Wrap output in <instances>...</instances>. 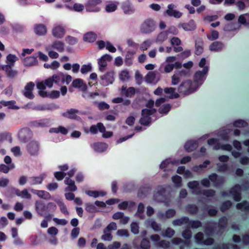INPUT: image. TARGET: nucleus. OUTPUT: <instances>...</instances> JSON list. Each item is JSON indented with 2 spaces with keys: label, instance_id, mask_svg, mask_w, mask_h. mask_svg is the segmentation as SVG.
<instances>
[{
  "label": "nucleus",
  "instance_id": "nucleus-57",
  "mask_svg": "<svg viewBox=\"0 0 249 249\" xmlns=\"http://www.w3.org/2000/svg\"><path fill=\"white\" fill-rule=\"evenodd\" d=\"M118 3L117 2H110L106 6V10L107 12H112L115 11L117 7Z\"/></svg>",
  "mask_w": 249,
  "mask_h": 249
},
{
  "label": "nucleus",
  "instance_id": "nucleus-11",
  "mask_svg": "<svg viewBox=\"0 0 249 249\" xmlns=\"http://www.w3.org/2000/svg\"><path fill=\"white\" fill-rule=\"evenodd\" d=\"M32 136L31 130L28 128L21 129L18 134V137L20 141L26 142L29 140Z\"/></svg>",
  "mask_w": 249,
  "mask_h": 249
},
{
  "label": "nucleus",
  "instance_id": "nucleus-46",
  "mask_svg": "<svg viewBox=\"0 0 249 249\" xmlns=\"http://www.w3.org/2000/svg\"><path fill=\"white\" fill-rule=\"evenodd\" d=\"M18 60V58L16 55L9 54L6 57V65H10L11 67H13L14 65L15 62Z\"/></svg>",
  "mask_w": 249,
  "mask_h": 249
},
{
  "label": "nucleus",
  "instance_id": "nucleus-6",
  "mask_svg": "<svg viewBox=\"0 0 249 249\" xmlns=\"http://www.w3.org/2000/svg\"><path fill=\"white\" fill-rule=\"evenodd\" d=\"M156 111V109H148L145 108L142 109V117L140 120V124L144 125H149L151 122V119L149 116L154 114Z\"/></svg>",
  "mask_w": 249,
  "mask_h": 249
},
{
  "label": "nucleus",
  "instance_id": "nucleus-2",
  "mask_svg": "<svg viewBox=\"0 0 249 249\" xmlns=\"http://www.w3.org/2000/svg\"><path fill=\"white\" fill-rule=\"evenodd\" d=\"M197 89L198 87H195L192 81L187 80L179 85L178 91L181 94L185 96L194 92Z\"/></svg>",
  "mask_w": 249,
  "mask_h": 249
},
{
  "label": "nucleus",
  "instance_id": "nucleus-63",
  "mask_svg": "<svg viewBox=\"0 0 249 249\" xmlns=\"http://www.w3.org/2000/svg\"><path fill=\"white\" fill-rule=\"evenodd\" d=\"M156 245L164 249H168L170 246V243L168 241L162 240L157 243Z\"/></svg>",
  "mask_w": 249,
  "mask_h": 249
},
{
  "label": "nucleus",
  "instance_id": "nucleus-27",
  "mask_svg": "<svg viewBox=\"0 0 249 249\" xmlns=\"http://www.w3.org/2000/svg\"><path fill=\"white\" fill-rule=\"evenodd\" d=\"M179 27H182L185 31H190L195 30L196 28V24L194 20H191L188 23H180Z\"/></svg>",
  "mask_w": 249,
  "mask_h": 249
},
{
  "label": "nucleus",
  "instance_id": "nucleus-51",
  "mask_svg": "<svg viewBox=\"0 0 249 249\" xmlns=\"http://www.w3.org/2000/svg\"><path fill=\"white\" fill-rule=\"evenodd\" d=\"M14 168L15 165L14 163H11L9 166L1 164L0 165V171L6 174L10 170L13 169Z\"/></svg>",
  "mask_w": 249,
  "mask_h": 249
},
{
  "label": "nucleus",
  "instance_id": "nucleus-29",
  "mask_svg": "<svg viewBox=\"0 0 249 249\" xmlns=\"http://www.w3.org/2000/svg\"><path fill=\"white\" fill-rule=\"evenodd\" d=\"M91 147L93 149L97 152H103L106 150L107 145L104 142L94 143L91 145Z\"/></svg>",
  "mask_w": 249,
  "mask_h": 249
},
{
  "label": "nucleus",
  "instance_id": "nucleus-45",
  "mask_svg": "<svg viewBox=\"0 0 249 249\" xmlns=\"http://www.w3.org/2000/svg\"><path fill=\"white\" fill-rule=\"evenodd\" d=\"M144 210V205L141 203L139 204L137 209V212L135 214V215L140 218V219H143L144 218V215L143 214Z\"/></svg>",
  "mask_w": 249,
  "mask_h": 249
},
{
  "label": "nucleus",
  "instance_id": "nucleus-35",
  "mask_svg": "<svg viewBox=\"0 0 249 249\" xmlns=\"http://www.w3.org/2000/svg\"><path fill=\"white\" fill-rule=\"evenodd\" d=\"M97 38V35L93 32H89L85 34L83 36V39L86 42H93Z\"/></svg>",
  "mask_w": 249,
  "mask_h": 249
},
{
  "label": "nucleus",
  "instance_id": "nucleus-28",
  "mask_svg": "<svg viewBox=\"0 0 249 249\" xmlns=\"http://www.w3.org/2000/svg\"><path fill=\"white\" fill-rule=\"evenodd\" d=\"M72 86L73 87L78 88L80 90L85 91L87 90V87L84 83L83 80L81 79H76L72 82Z\"/></svg>",
  "mask_w": 249,
  "mask_h": 249
},
{
  "label": "nucleus",
  "instance_id": "nucleus-60",
  "mask_svg": "<svg viewBox=\"0 0 249 249\" xmlns=\"http://www.w3.org/2000/svg\"><path fill=\"white\" fill-rule=\"evenodd\" d=\"M85 210L88 213H93L97 212V210L95 206L91 203H87L85 204Z\"/></svg>",
  "mask_w": 249,
  "mask_h": 249
},
{
  "label": "nucleus",
  "instance_id": "nucleus-53",
  "mask_svg": "<svg viewBox=\"0 0 249 249\" xmlns=\"http://www.w3.org/2000/svg\"><path fill=\"white\" fill-rule=\"evenodd\" d=\"M119 77L121 81H126L130 78L129 71L127 70H123L119 74Z\"/></svg>",
  "mask_w": 249,
  "mask_h": 249
},
{
  "label": "nucleus",
  "instance_id": "nucleus-22",
  "mask_svg": "<svg viewBox=\"0 0 249 249\" xmlns=\"http://www.w3.org/2000/svg\"><path fill=\"white\" fill-rule=\"evenodd\" d=\"M65 75L62 73H58L57 74L53 75L52 77L49 78L52 81V86L53 85V82L60 85L64 83L65 82Z\"/></svg>",
  "mask_w": 249,
  "mask_h": 249
},
{
  "label": "nucleus",
  "instance_id": "nucleus-52",
  "mask_svg": "<svg viewBox=\"0 0 249 249\" xmlns=\"http://www.w3.org/2000/svg\"><path fill=\"white\" fill-rule=\"evenodd\" d=\"M175 234V231L171 228H167L162 233V235L163 237L168 238H171Z\"/></svg>",
  "mask_w": 249,
  "mask_h": 249
},
{
  "label": "nucleus",
  "instance_id": "nucleus-50",
  "mask_svg": "<svg viewBox=\"0 0 249 249\" xmlns=\"http://www.w3.org/2000/svg\"><path fill=\"white\" fill-rule=\"evenodd\" d=\"M55 201L59 207L61 212L63 214L68 215L69 214V213L68 211L67 208L64 203L60 199L55 200Z\"/></svg>",
  "mask_w": 249,
  "mask_h": 249
},
{
  "label": "nucleus",
  "instance_id": "nucleus-43",
  "mask_svg": "<svg viewBox=\"0 0 249 249\" xmlns=\"http://www.w3.org/2000/svg\"><path fill=\"white\" fill-rule=\"evenodd\" d=\"M223 46L222 43L219 41H215L213 42L210 46V49L212 51L217 52L221 51L223 49Z\"/></svg>",
  "mask_w": 249,
  "mask_h": 249
},
{
  "label": "nucleus",
  "instance_id": "nucleus-18",
  "mask_svg": "<svg viewBox=\"0 0 249 249\" xmlns=\"http://www.w3.org/2000/svg\"><path fill=\"white\" fill-rule=\"evenodd\" d=\"M64 42L60 40H55L51 44L47 46V49H53L56 50L59 52H62L64 51Z\"/></svg>",
  "mask_w": 249,
  "mask_h": 249
},
{
  "label": "nucleus",
  "instance_id": "nucleus-4",
  "mask_svg": "<svg viewBox=\"0 0 249 249\" xmlns=\"http://www.w3.org/2000/svg\"><path fill=\"white\" fill-rule=\"evenodd\" d=\"M66 33V27L61 24H54L51 30L52 36L55 38H63Z\"/></svg>",
  "mask_w": 249,
  "mask_h": 249
},
{
  "label": "nucleus",
  "instance_id": "nucleus-55",
  "mask_svg": "<svg viewBox=\"0 0 249 249\" xmlns=\"http://www.w3.org/2000/svg\"><path fill=\"white\" fill-rule=\"evenodd\" d=\"M172 180L175 187L178 188L182 186V179L178 175L174 176L172 178Z\"/></svg>",
  "mask_w": 249,
  "mask_h": 249
},
{
  "label": "nucleus",
  "instance_id": "nucleus-42",
  "mask_svg": "<svg viewBox=\"0 0 249 249\" xmlns=\"http://www.w3.org/2000/svg\"><path fill=\"white\" fill-rule=\"evenodd\" d=\"M86 193L89 196L98 197L100 196H104L106 193L103 191H86Z\"/></svg>",
  "mask_w": 249,
  "mask_h": 249
},
{
  "label": "nucleus",
  "instance_id": "nucleus-16",
  "mask_svg": "<svg viewBox=\"0 0 249 249\" xmlns=\"http://www.w3.org/2000/svg\"><path fill=\"white\" fill-rule=\"evenodd\" d=\"M35 87V84L33 82L28 83L25 87L23 91V95L27 98L32 99L34 97L33 94V90Z\"/></svg>",
  "mask_w": 249,
  "mask_h": 249
},
{
  "label": "nucleus",
  "instance_id": "nucleus-12",
  "mask_svg": "<svg viewBox=\"0 0 249 249\" xmlns=\"http://www.w3.org/2000/svg\"><path fill=\"white\" fill-rule=\"evenodd\" d=\"M136 92V89L133 87L127 88L126 85H123L120 89V93L122 96L126 97H133Z\"/></svg>",
  "mask_w": 249,
  "mask_h": 249
},
{
  "label": "nucleus",
  "instance_id": "nucleus-30",
  "mask_svg": "<svg viewBox=\"0 0 249 249\" xmlns=\"http://www.w3.org/2000/svg\"><path fill=\"white\" fill-rule=\"evenodd\" d=\"M32 192L36 195L39 197L45 199L49 200L51 199V195L47 192L42 190H32Z\"/></svg>",
  "mask_w": 249,
  "mask_h": 249
},
{
  "label": "nucleus",
  "instance_id": "nucleus-44",
  "mask_svg": "<svg viewBox=\"0 0 249 249\" xmlns=\"http://www.w3.org/2000/svg\"><path fill=\"white\" fill-rule=\"evenodd\" d=\"M203 42L199 40L196 41L195 44V53L197 55L201 54L203 51Z\"/></svg>",
  "mask_w": 249,
  "mask_h": 249
},
{
  "label": "nucleus",
  "instance_id": "nucleus-62",
  "mask_svg": "<svg viewBox=\"0 0 249 249\" xmlns=\"http://www.w3.org/2000/svg\"><path fill=\"white\" fill-rule=\"evenodd\" d=\"M45 51L48 52L49 57L52 59H55L58 57L59 54L56 52L53 51V49H47V46L45 48Z\"/></svg>",
  "mask_w": 249,
  "mask_h": 249
},
{
  "label": "nucleus",
  "instance_id": "nucleus-1",
  "mask_svg": "<svg viewBox=\"0 0 249 249\" xmlns=\"http://www.w3.org/2000/svg\"><path fill=\"white\" fill-rule=\"evenodd\" d=\"M156 28V22L151 18L145 19L141 23L140 31L142 34H149L154 32Z\"/></svg>",
  "mask_w": 249,
  "mask_h": 249
},
{
  "label": "nucleus",
  "instance_id": "nucleus-25",
  "mask_svg": "<svg viewBox=\"0 0 249 249\" xmlns=\"http://www.w3.org/2000/svg\"><path fill=\"white\" fill-rule=\"evenodd\" d=\"M106 128L101 123H98L96 125H92L89 129L90 132L92 134H95L97 133L98 130L100 132H105Z\"/></svg>",
  "mask_w": 249,
  "mask_h": 249
},
{
  "label": "nucleus",
  "instance_id": "nucleus-3",
  "mask_svg": "<svg viewBox=\"0 0 249 249\" xmlns=\"http://www.w3.org/2000/svg\"><path fill=\"white\" fill-rule=\"evenodd\" d=\"M208 71V67L206 66L202 71H197L194 75V83L193 84L195 87L198 88L201 85L204 81L206 75Z\"/></svg>",
  "mask_w": 249,
  "mask_h": 249
},
{
  "label": "nucleus",
  "instance_id": "nucleus-48",
  "mask_svg": "<svg viewBox=\"0 0 249 249\" xmlns=\"http://www.w3.org/2000/svg\"><path fill=\"white\" fill-rule=\"evenodd\" d=\"M216 227V223L213 222H209L206 224L205 232L208 235L211 234L213 229Z\"/></svg>",
  "mask_w": 249,
  "mask_h": 249
},
{
  "label": "nucleus",
  "instance_id": "nucleus-8",
  "mask_svg": "<svg viewBox=\"0 0 249 249\" xmlns=\"http://www.w3.org/2000/svg\"><path fill=\"white\" fill-rule=\"evenodd\" d=\"M208 144L210 145H213V149L218 150L221 149L222 150L231 151L232 147L230 144H220L218 143V141L216 139H210L208 140Z\"/></svg>",
  "mask_w": 249,
  "mask_h": 249
},
{
  "label": "nucleus",
  "instance_id": "nucleus-23",
  "mask_svg": "<svg viewBox=\"0 0 249 249\" xmlns=\"http://www.w3.org/2000/svg\"><path fill=\"white\" fill-rule=\"evenodd\" d=\"M145 225L147 227H151L155 231H161V226L160 224L156 222L154 220L150 219L145 221Z\"/></svg>",
  "mask_w": 249,
  "mask_h": 249
},
{
  "label": "nucleus",
  "instance_id": "nucleus-34",
  "mask_svg": "<svg viewBox=\"0 0 249 249\" xmlns=\"http://www.w3.org/2000/svg\"><path fill=\"white\" fill-rule=\"evenodd\" d=\"M198 146V143L196 141H189L186 142L184 148L188 152H191L196 149Z\"/></svg>",
  "mask_w": 249,
  "mask_h": 249
},
{
  "label": "nucleus",
  "instance_id": "nucleus-32",
  "mask_svg": "<svg viewBox=\"0 0 249 249\" xmlns=\"http://www.w3.org/2000/svg\"><path fill=\"white\" fill-rule=\"evenodd\" d=\"M36 57L31 56L25 58L23 60L24 65L26 67H31L35 66L37 64Z\"/></svg>",
  "mask_w": 249,
  "mask_h": 249
},
{
  "label": "nucleus",
  "instance_id": "nucleus-58",
  "mask_svg": "<svg viewBox=\"0 0 249 249\" xmlns=\"http://www.w3.org/2000/svg\"><path fill=\"white\" fill-rule=\"evenodd\" d=\"M167 38V34L166 32L160 33L157 36L156 42L159 43H162Z\"/></svg>",
  "mask_w": 249,
  "mask_h": 249
},
{
  "label": "nucleus",
  "instance_id": "nucleus-17",
  "mask_svg": "<svg viewBox=\"0 0 249 249\" xmlns=\"http://www.w3.org/2000/svg\"><path fill=\"white\" fill-rule=\"evenodd\" d=\"M241 188L239 185H236L233 187L230 191V194L232 195L235 201H239L241 199Z\"/></svg>",
  "mask_w": 249,
  "mask_h": 249
},
{
  "label": "nucleus",
  "instance_id": "nucleus-14",
  "mask_svg": "<svg viewBox=\"0 0 249 249\" xmlns=\"http://www.w3.org/2000/svg\"><path fill=\"white\" fill-rule=\"evenodd\" d=\"M114 81V72L113 71L108 72L101 77V84L107 86L112 83Z\"/></svg>",
  "mask_w": 249,
  "mask_h": 249
},
{
  "label": "nucleus",
  "instance_id": "nucleus-61",
  "mask_svg": "<svg viewBox=\"0 0 249 249\" xmlns=\"http://www.w3.org/2000/svg\"><path fill=\"white\" fill-rule=\"evenodd\" d=\"M171 109V106L169 104L162 105L159 109V112L163 114H167Z\"/></svg>",
  "mask_w": 249,
  "mask_h": 249
},
{
  "label": "nucleus",
  "instance_id": "nucleus-21",
  "mask_svg": "<svg viewBox=\"0 0 249 249\" xmlns=\"http://www.w3.org/2000/svg\"><path fill=\"white\" fill-rule=\"evenodd\" d=\"M10 65L1 66V70L5 72L6 76L10 78H14L18 75V71L12 69Z\"/></svg>",
  "mask_w": 249,
  "mask_h": 249
},
{
  "label": "nucleus",
  "instance_id": "nucleus-54",
  "mask_svg": "<svg viewBox=\"0 0 249 249\" xmlns=\"http://www.w3.org/2000/svg\"><path fill=\"white\" fill-rule=\"evenodd\" d=\"M236 208L242 211H249V203L247 201H244L242 203H238L236 205Z\"/></svg>",
  "mask_w": 249,
  "mask_h": 249
},
{
  "label": "nucleus",
  "instance_id": "nucleus-9",
  "mask_svg": "<svg viewBox=\"0 0 249 249\" xmlns=\"http://www.w3.org/2000/svg\"><path fill=\"white\" fill-rule=\"evenodd\" d=\"M39 147V143L35 141L31 142L27 146V151L32 156H35L38 154Z\"/></svg>",
  "mask_w": 249,
  "mask_h": 249
},
{
  "label": "nucleus",
  "instance_id": "nucleus-39",
  "mask_svg": "<svg viewBox=\"0 0 249 249\" xmlns=\"http://www.w3.org/2000/svg\"><path fill=\"white\" fill-rule=\"evenodd\" d=\"M189 222V219L187 217H183L180 218L176 219L173 221L172 224L174 226H181L182 225H187Z\"/></svg>",
  "mask_w": 249,
  "mask_h": 249
},
{
  "label": "nucleus",
  "instance_id": "nucleus-20",
  "mask_svg": "<svg viewBox=\"0 0 249 249\" xmlns=\"http://www.w3.org/2000/svg\"><path fill=\"white\" fill-rule=\"evenodd\" d=\"M35 210L38 215L43 216L44 213L46 212V204L41 200L36 201Z\"/></svg>",
  "mask_w": 249,
  "mask_h": 249
},
{
  "label": "nucleus",
  "instance_id": "nucleus-31",
  "mask_svg": "<svg viewBox=\"0 0 249 249\" xmlns=\"http://www.w3.org/2000/svg\"><path fill=\"white\" fill-rule=\"evenodd\" d=\"M65 183L68 185V187L65 189L66 191H75L77 190V187L75 185V182L69 178H66L64 180Z\"/></svg>",
  "mask_w": 249,
  "mask_h": 249
},
{
  "label": "nucleus",
  "instance_id": "nucleus-38",
  "mask_svg": "<svg viewBox=\"0 0 249 249\" xmlns=\"http://www.w3.org/2000/svg\"><path fill=\"white\" fill-rule=\"evenodd\" d=\"M165 193V190L163 188H161L157 192L154 196V200L158 202H162L164 201V197L162 194Z\"/></svg>",
  "mask_w": 249,
  "mask_h": 249
},
{
  "label": "nucleus",
  "instance_id": "nucleus-47",
  "mask_svg": "<svg viewBox=\"0 0 249 249\" xmlns=\"http://www.w3.org/2000/svg\"><path fill=\"white\" fill-rule=\"evenodd\" d=\"M179 64L178 62L175 63V64L165 63V64L162 65L163 72L165 73H169L173 70L175 65H178Z\"/></svg>",
  "mask_w": 249,
  "mask_h": 249
},
{
  "label": "nucleus",
  "instance_id": "nucleus-26",
  "mask_svg": "<svg viewBox=\"0 0 249 249\" xmlns=\"http://www.w3.org/2000/svg\"><path fill=\"white\" fill-rule=\"evenodd\" d=\"M79 111L77 109H71L63 114V115L71 119L78 120L80 118L77 115Z\"/></svg>",
  "mask_w": 249,
  "mask_h": 249
},
{
  "label": "nucleus",
  "instance_id": "nucleus-36",
  "mask_svg": "<svg viewBox=\"0 0 249 249\" xmlns=\"http://www.w3.org/2000/svg\"><path fill=\"white\" fill-rule=\"evenodd\" d=\"M188 187L192 190V192L194 194H197L199 183L198 181L194 180L190 181L187 184Z\"/></svg>",
  "mask_w": 249,
  "mask_h": 249
},
{
  "label": "nucleus",
  "instance_id": "nucleus-64",
  "mask_svg": "<svg viewBox=\"0 0 249 249\" xmlns=\"http://www.w3.org/2000/svg\"><path fill=\"white\" fill-rule=\"evenodd\" d=\"M104 234L101 236V239L104 241H111L112 239V235L110 233V231H105L104 229L103 231Z\"/></svg>",
  "mask_w": 249,
  "mask_h": 249
},
{
  "label": "nucleus",
  "instance_id": "nucleus-33",
  "mask_svg": "<svg viewBox=\"0 0 249 249\" xmlns=\"http://www.w3.org/2000/svg\"><path fill=\"white\" fill-rule=\"evenodd\" d=\"M164 91L170 99L177 98L179 97V94L176 91V89L174 88H165L164 89Z\"/></svg>",
  "mask_w": 249,
  "mask_h": 249
},
{
  "label": "nucleus",
  "instance_id": "nucleus-41",
  "mask_svg": "<svg viewBox=\"0 0 249 249\" xmlns=\"http://www.w3.org/2000/svg\"><path fill=\"white\" fill-rule=\"evenodd\" d=\"M135 204L134 202L130 201H125L118 205V208L120 210H124L128 208H132L135 206Z\"/></svg>",
  "mask_w": 249,
  "mask_h": 249
},
{
  "label": "nucleus",
  "instance_id": "nucleus-49",
  "mask_svg": "<svg viewBox=\"0 0 249 249\" xmlns=\"http://www.w3.org/2000/svg\"><path fill=\"white\" fill-rule=\"evenodd\" d=\"M49 124L48 120L43 119L34 122L33 125L36 127H46L49 125Z\"/></svg>",
  "mask_w": 249,
  "mask_h": 249
},
{
  "label": "nucleus",
  "instance_id": "nucleus-13",
  "mask_svg": "<svg viewBox=\"0 0 249 249\" xmlns=\"http://www.w3.org/2000/svg\"><path fill=\"white\" fill-rule=\"evenodd\" d=\"M176 6L173 4H170L168 5L167 9L164 13L169 17H174L176 18H179L182 16V13L175 9Z\"/></svg>",
  "mask_w": 249,
  "mask_h": 249
},
{
  "label": "nucleus",
  "instance_id": "nucleus-37",
  "mask_svg": "<svg viewBox=\"0 0 249 249\" xmlns=\"http://www.w3.org/2000/svg\"><path fill=\"white\" fill-rule=\"evenodd\" d=\"M45 174L40 175L38 177H32L29 178V182L31 185H35L37 184H40L44 177Z\"/></svg>",
  "mask_w": 249,
  "mask_h": 249
},
{
  "label": "nucleus",
  "instance_id": "nucleus-7",
  "mask_svg": "<svg viewBox=\"0 0 249 249\" xmlns=\"http://www.w3.org/2000/svg\"><path fill=\"white\" fill-rule=\"evenodd\" d=\"M102 2L101 0H88L85 4L86 11L89 12H99Z\"/></svg>",
  "mask_w": 249,
  "mask_h": 249
},
{
  "label": "nucleus",
  "instance_id": "nucleus-10",
  "mask_svg": "<svg viewBox=\"0 0 249 249\" xmlns=\"http://www.w3.org/2000/svg\"><path fill=\"white\" fill-rule=\"evenodd\" d=\"M179 164L178 160H172L171 159H167L163 161L160 165V168L164 171L170 170L172 169L174 165Z\"/></svg>",
  "mask_w": 249,
  "mask_h": 249
},
{
  "label": "nucleus",
  "instance_id": "nucleus-59",
  "mask_svg": "<svg viewBox=\"0 0 249 249\" xmlns=\"http://www.w3.org/2000/svg\"><path fill=\"white\" fill-rule=\"evenodd\" d=\"M70 10H73L76 12H80L83 11L84 9V5L80 3H74L72 7L67 6Z\"/></svg>",
  "mask_w": 249,
  "mask_h": 249
},
{
  "label": "nucleus",
  "instance_id": "nucleus-24",
  "mask_svg": "<svg viewBox=\"0 0 249 249\" xmlns=\"http://www.w3.org/2000/svg\"><path fill=\"white\" fill-rule=\"evenodd\" d=\"M111 59V56L108 54H105L100 58L98 60V64L100 66L99 70L102 71L104 68L106 67L107 61H110Z\"/></svg>",
  "mask_w": 249,
  "mask_h": 249
},
{
  "label": "nucleus",
  "instance_id": "nucleus-56",
  "mask_svg": "<svg viewBox=\"0 0 249 249\" xmlns=\"http://www.w3.org/2000/svg\"><path fill=\"white\" fill-rule=\"evenodd\" d=\"M182 77L176 71L171 77V84L172 85H176L179 83Z\"/></svg>",
  "mask_w": 249,
  "mask_h": 249
},
{
  "label": "nucleus",
  "instance_id": "nucleus-40",
  "mask_svg": "<svg viewBox=\"0 0 249 249\" xmlns=\"http://www.w3.org/2000/svg\"><path fill=\"white\" fill-rule=\"evenodd\" d=\"M238 22L246 26H249V14L240 15L238 19Z\"/></svg>",
  "mask_w": 249,
  "mask_h": 249
},
{
  "label": "nucleus",
  "instance_id": "nucleus-15",
  "mask_svg": "<svg viewBox=\"0 0 249 249\" xmlns=\"http://www.w3.org/2000/svg\"><path fill=\"white\" fill-rule=\"evenodd\" d=\"M145 81L146 82L151 84H156L160 79L158 73L154 71H149L145 76Z\"/></svg>",
  "mask_w": 249,
  "mask_h": 249
},
{
  "label": "nucleus",
  "instance_id": "nucleus-19",
  "mask_svg": "<svg viewBox=\"0 0 249 249\" xmlns=\"http://www.w3.org/2000/svg\"><path fill=\"white\" fill-rule=\"evenodd\" d=\"M35 34L39 36H44L47 34V28L43 24H37L34 26Z\"/></svg>",
  "mask_w": 249,
  "mask_h": 249
},
{
  "label": "nucleus",
  "instance_id": "nucleus-5",
  "mask_svg": "<svg viewBox=\"0 0 249 249\" xmlns=\"http://www.w3.org/2000/svg\"><path fill=\"white\" fill-rule=\"evenodd\" d=\"M36 87L39 90L38 93L42 97H47L48 92L45 91L46 87L51 88L52 87V81L50 79H47L36 83Z\"/></svg>",
  "mask_w": 249,
  "mask_h": 249
}]
</instances>
